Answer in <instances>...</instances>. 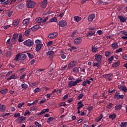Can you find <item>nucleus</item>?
<instances>
[{"label": "nucleus", "instance_id": "64", "mask_svg": "<svg viewBox=\"0 0 127 127\" xmlns=\"http://www.w3.org/2000/svg\"><path fill=\"white\" fill-rule=\"evenodd\" d=\"M120 32L122 33L124 35H125V36H127V32L125 31H120Z\"/></svg>", "mask_w": 127, "mask_h": 127}, {"label": "nucleus", "instance_id": "56", "mask_svg": "<svg viewBox=\"0 0 127 127\" xmlns=\"http://www.w3.org/2000/svg\"><path fill=\"white\" fill-rule=\"evenodd\" d=\"M27 115H30V112H29V111H28V110H26V111L24 114V117H26V116H27Z\"/></svg>", "mask_w": 127, "mask_h": 127}, {"label": "nucleus", "instance_id": "7", "mask_svg": "<svg viewBox=\"0 0 127 127\" xmlns=\"http://www.w3.org/2000/svg\"><path fill=\"white\" fill-rule=\"evenodd\" d=\"M67 22L65 20H61L59 22V25L61 27H65L67 26Z\"/></svg>", "mask_w": 127, "mask_h": 127}, {"label": "nucleus", "instance_id": "20", "mask_svg": "<svg viewBox=\"0 0 127 127\" xmlns=\"http://www.w3.org/2000/svg\"><path fill=\"white\" fill-rule=\"evenodd\" d=\"M96 17V15L94 14H91L88 16V21H92L94 18Z\"/></svg>", "mask_w": 127, "mask_h": 127}, {"label": "nucleus", "instance_id": "50", "mask_svg": "<svg viewBox=\"0 0 127 127\" xmlns=\"http://www.w3.org/2000/svg\"><path fill=\"white\" fill-rule=\"evenodd\" d=\"M35 125L36 126H34V127H42L41 125L37 122H35Z\"/></svg>", "mask_w": 127, "mask_h": 127}, {"label": "nucleus", "instance_id": "13", "mask_svg": "<svg viewBox=\"0 0 127 127\" xmlns=\"http://www.w3.org/2000/svg\"><path fill=\"white\" fill-rule=\"evenodd\" d=\"M43 46V44H38L36 45V52H38L39 51H40V50L41 48H42V47Z\"/></svg>", "mask_w": 127, "mask_h": 127}, {"label": "nucleus", "instance_id": "6", "mask_svg": "<svg viewBox=\"0 0 127 127\" xmlns=\"http://www.w3.org/2000/svg\"><path fill=\"white\" fill-rule=\"evenodd\" d=\"M58 35V34L57 33L54 32L53 33H50L48 35V37L49 38V39H54V38H55Z\"/></svg>", "mask_w": 127, "mask_h": 127}, {"label": "nucleus", "instance_id": "30", "mask_svg": "<svg viewBox=\"0 0 127 127\" xmlns=\"http://www.w3.org/2000/svg\"><path fill=\"white\" fill-rule=\"evenodd\" d=\"M42 18L41 17H38L36 18L35 20L38 23H42Z\"/></svg>", "mask_w": 127, "mask_h": 127}, {"label": "nucleus", "instance_id": "24", "mask_svg": "<svg viewBox=\"0 0 127 127\" xmlns=\"http://www.w3.org/2000/svg\"><path fill=\"white\" fill-rule=\"evenodd\" d=\"M115 99H124V98H125V96L116 94L115 95Z\"/></svg>", "mask_w": 127, "mask_h": 127}, {"label": "nucleus", "instance_id": "3", "mask_svg": "<svg viewBox=\"0 0 127 127\" xmlns=\"http://www.w3.org/2000/svg\"><path fill=\"white\" fill-rule=\"evenodd\" d=\"M23 44L28 47H31L34 44V42L33 40L28 39L23 42Z\"/></svg>", "mask_w": 127, "mask_h": 127}, {"label": "nucleus", "instance_id": "54", "mask_svg": "<svg viewBox=\"0 0 127 127\" xmlns=\"http://www.w3.org/2000/svg\"><path fill=\"white\" fill-rule=\"evenodd\" d=\"M83 97H84V95H83V94H79L77 97V100H81L83 98Z\"/></svg>", "mask_w": 127, "mask_h": 127}, {"label": "nucleus", "instance_id": "16", "mask_svg": "<svg viewBox=\"0 0 127 127\" xmlns=\"http://www.w3.org/2000/svg\"><path fill=\"white\" fill-rule=\"evenodd\" d=\"M118 18L120 19V22H126L127 21V18L125 16L120 15L118 16Z\"/></svg>", "mask_w": 127, "mask_h": 127}, {"label": "nucleus", "instance_id": "47", "mask_svg": "<svg viewBox=\"0 0 127 127\" xmlns=\"http://www.w3.org/2000/svg\"><path fill=\"white\" fill-rule=\"evenodd\" d=\"M19 57H20V54H18L17 55H16L14 60L15 61H18V60L19 59Z\"/></svg>", "mask_w": 127, "mask_h": 127}, {"label": "nucleus", "instance_id": "31", "mask_svg": "<svg viewBox=\"0 0 127 127\" xmlns=\"http://www.w3.org/2000/svg\"><path fill=\"white\" fill-rule=\"evenodd\" d=\"M103 116L102 114L100 115V116H98L97 118H96L95 122H96L97 123L100 122V121H101V120L103 119Z\"/></svg>", "mask_w": 127, "mask_h": 127}, {"label": "nucleus", "instance_id": "27", "mask_svg": "<svg viewBox=\"0 0 127 127\" xmlns=\"http://www.w3.org/2000/svg\"><path fill=\"white\" fill-rule=\"evenodd\" d=\"M95 34V31H90L88 32V33L87 34L86 37H89V36H93Z\"/></svg>", "mask_w": 127, "mask_h": 127}, {"label": "nucleus", "instance_id": "4", "mask_svg": "<svg viewBox=\"0 0 127 127\" xmlns=\"http://www.w3.org/2000/svg\"><path fill=\"white\" fill-rule=\"evenodd\" d=\"M36 3L35 2L31 0H28L27 3V6L28 8H33L35 6Z\"/></svg>", "mask_w": 127, "mask_h": 127}, {"label": "nucleus", "instance_id": "46", "mask_svg": "<svg viewBox=\"0 0 127 127\" xmlns=\"http://www.w3.org/2000/svg\"><path fill=\"white\" fill-rule=\"evenodd\" d=\"M112 108H113V104H112V103H110L107 106V110H111V109H112Z\"/></svg>", "mask_w": 127, "mask_h": 127}, {"label": "nucleus", "instance_id": "35", "mask_svg": "<svg viewBox=\"0 0 127 127\" xmlns=\"http://www.w3.org/2000/svg\"><path fill=\"white\" fill-rule=\"evenodd\" d=\"M30 31H31V30L30 29V28L25 31L24 33L25 36H28V35L30 34Z\"/></svg>", "mask_w": 127, "mask_h": 127}, {"label": "nucleus", "instance_id": "40", "mask_svg": "<svg viewBox=\"0 0 127 127\" xmlns=\"http://www.w3.org/2000/svg\"><path fill=\"white\" fill-rule=\"evenodd\" d=\"M116 114H113L109 116V118L112 119V120H115L116 119Z\"/></svg>", "mask_w": 127, "mask_h": 127}, {"label": "nucleus", "instance_id": "61", "mask_svg": "<svg viewBox=\"0 0 127 127\" xmlns=\"http://www.w3.org/2000/svg\"><path fill=\"white\" fill-rule=\"evenodd\" d=\"M58 16L59 17H63V16H64V12L62 11L60 14H58Z\"/></svg>", "mask_w": 127, "mask_h": 127}, {"label": "nucleus", "instance_id": "53", "mask_svg": "<svg viewBox=\"0 0 127 127\" xmlns=\"http://www.w3.org/2000/svg\"><path fill=\"white\" fill-rule=\"evenodd\" d=\"M121 91H123V92H125V93H127V87L123 86L122 89H121Z\"/></svg>", "mask_w": 127, "mask_h": 127}, {"label": "nucleus", "instance_id": "60", "mask_svg": "<svg viewBox=\"0 0 127 127\" xmlns=\"http://www.w3.org/2000/svg\"><path fill=\"white\" fill-rule=\"evenodd\" d=\"M29 58H30L31 59H32V58H33V55L29 53H27Z\"/></svg>", "mask_w": 127, "mask_h": 127}, {"label": "nucleus", "instance_id": "57", "mask_svg": "<svg viewBox=\"0 0 127 127\" xmlns=\"http://www.w3.org/2000/svg\"><path fill=\"white\" fill-rule=\"evenodd\" d=\"M53 44V41H49L47 43V46H48V47H49V46H51V45Z\"/></svg>", "mask_w": 127, "mask_h": 127}, {"label": "nucleus", "instance_id": "25", "mask_svg": "<svg viewBox=\"0 0 127 127\" xmlns=\"http://www.w3.org/2000/svg\"><path fill=\"white\" fill-rule=\"evenodd\" d=\"M111 46L113 49H117L118 47H119V45H118V43L114 42L112 45Z\"/></svg>", "mask_w": 127, "mask_h": 127}, {"label": "nucleus", "instance_id": "63", "mask_svg": "<svg viewBox=\"0 0 127 127\" xmlns=\"http://www.w3.org/2000/svg\"><path fill=\"white\" fill-rule=\"evenodd\" d=\"M25 71V68H22L20 69H19V72L21 73H23Z\"/></svg>", "mask_w": 127, "mask_h": 127}, {"label": "nucleus", "instance_id": "26", "mask_svg": "<svg viewBox=\"0 0 127 127\" xmlns=\"http://www.w3.org/2000/svg\"><path fill=\"white\" fill-rule=\"evenodd\" d=\"M86 83L87 84H88V85H89V84H91V83L92 82H94V78H92V77H90V78L89 79H86Z\"/></svg>", "mask_w": 127, "mask_h": 127}, {"label": "nucleus", "instance_id": "51", "mask_svg": "<svg viewBox=\"0 0 127 127\" xmlns=\"http://www.w3.org/2000/svg\"><path fill=\"white\" fill-rule=\"evenodd\" d=\"M109 55H111V52H110L109 51L105 52V56L106 57H109Z\"/></svg>", "mask_w": 127, "mask_h": 127}, {"label": "nucleus", "instance_id": "59", "mask_svg": "<svg viewBox=\"0 0 127 127\" xmlns=\"http://www.w3.org/2000/svg\"><path fill=\"white\" fill-rule=\"evenodd\" d=\"M35 42L36 44H41L42 41L40 40L37 39L35 40Z\"/></svg>", "mask_w": 127, "mask_h": 127}, {"label": "nucleus", "instance_id": "14", "mask_svg": "<svg viewBox=\"0 0 127 127\" xmlns=\"http://www.w3.org/2000/svg\"><path fill=\"white\" fill-rule=\"evenodd\" d=\"M48 112H49V109L47 108L46 109H43L41 111L40 113H37V116H42L43 114H45V113H48Z\"/></svg>", "mask_w": 127, "mask_h": 127}, {"label": "nucleus", "instance_id": "15", "mask_svg": "<svg viewBox=\"0 0 127 127\" xmlns=\"http://www.w3.org/2000/svg\"><path fill=\"white\" fill-rule=\"evenodd\" d=\"M30 21V18H27L26 19H24L23 20L22 23H23V25H25L26 26V25L29 24Z\"/></svg>", "mask_w": 127, "mask_h": 127}, {"label": "nucleus", "instance_id": "49", "mask_svg": "<svg viewBox=\"0 0 127 127\" xmlns=\"http://www.w3.org/2000/svg\"><path fill=\"white\" fill-rule=\"evenodd\" d=\"M25 76H26V74L25 73H24L22 75L20 76L19 80L21 81V80H23L24 78H25Z\"/></svg>", "mask_w": 127, "mask_h": 127}, {"label": "nucleus", "instance_id": "12", "mask_svg": "<svg viewBox=\"0 0 127 127\" xmlns=\"http://www.w3.org/2000/svg\"><path fill=\"white\" fill-rule=\"evenodd\" d=\"M17 75L15 73H12L11 76H10L9 77L7 78V81H10V80H12L13 79L14 80H15V79H17Z\"/></svg>", "mask_w": 127, "mask_h": 127}, {"label": "nucleus", "instance_id": "11", "mask_svg": "<svg viewBox=\"0 0 127 127\" xmlns=\"http://www.w3.org/2000/svg\"><path fill=\"white\" fill-rule=\"evenodd\" d=\"M98 49L99 47H98L97 45H94L93 46L91 47V51L92 53H96V52H98Z\"/></svg>", "mask_w": 127, "mask_h": 127}, {"label": "nucleus", "instance_id": "10", "mask_svg": "<svg viewBox=\"0 0 127 127\" xmlns=\"http://www.w3.org/2000/svg\"><path fill=\"white\" fill-rule=\"evenodd\" d=\"M75 66H76V61H72L68 64V69H72Z\"/></svg>", "mask_w": 127, "mask_h": 127}, {"label": "nucleus", "instance_id": "33", "mask_svg": "<svg viewBox=\"0 0 127 127\" xmlns=\"http://www.w3.org/2000/svg\"><path fill=\"white\" fill-rule=\"evenodd\" d=\"M73 19L74 21H76V22H79V21H80V20H81L82 18L79 16H74L73 17Z\"/></svg>", "mask_w": 127, "mask_h": 127}, {"label": "nucleus", "instance_id": "39", "mask_svg": "<svg viewBox=\"0 0 127 127\" xmlns=\"http://www.w3.org/2000/svg\"><path fill=\"white\" fill-rule=\"evenodd\" d=\"M21 86L22 89H27V88H28V85L26 84V83L21 84Z\"/></svg>", "mask_w": 127, "mask_h": 127}, {"label": "nucleus", "instance_id": "23", "mask_svg": "<svg viewBox=\"0 0 127 127\" xmlns=\"http://www.w3.org/2000/svg\"><path fill=\"white\" fill-rule=\"evenodd\" d=\"M78 107H77V110H80V109L83 108L84 107V104L82 103V101H79L77 103Z\"/></svg>", "mask_w": 127, "mask_h": 127}, {"label": "nucleus", "instance_id": "5", "mask_svg": "<svg viewBox=\"0 0 127 127\" xmlns=\"http://www.w3.org/2000/svg\"><path fill=\"white\" fill-rule=\"evenodd\" d=\"M48 4V0H43L40 4V7L41 8H45Z\"/></svg>", "mask_w": 127, "mask_h": 127}, {"label": "nucleus", "instance_id": "17", "mask_svg": "<svg viewBox=\"0 0 127 127\" xmlns=\"http://www.w3.org/2000/svg\"><path fill=\"white\" fill-rule=\"evenodd\" d=\"M24 7V4L23 3H20L18 5L16 6L17 10H19V9H22Z\"/></svg>", "mask_w": 127, "mask_h": 127}, {"label": "nucleus", "instance_id": "29", "mask_svg": "<svg viewBox=\"0 0 127 127\" xmlns=\"http://www.w3.org/2000/svg\"><path fill=\"white\" fill-rule=\"evenodd\" d=\"M120 64L121 63H120V62H117L113 64L112 66L113 67V68H117V67H119V66H120Z\"/></svg>", "mask_w": 127, "mask_h": 127}, {"label": "nucleus", "instance_id": "21", "mask_svg": "<svg viewBox=\"0 0 127 127\" xmlns=\"http://www.w3.org/2000/svg\"><path fill=\"white\" fill-rule=\"evenodd\" d=\"M17 37H18V35L17 33H15L13 35L12 38L11 40L12 42H14L16 39H17Z\"/></svg>", "mask_w": 127, "mask_h": 127}, {"label": "nucleus", "instance_id": "28", "mask_svg": "<svg viewBox=\"0 0 127 127\" xmlns=\"http://www.w3.org/2000/svg\"><path fill=\"white\" fill-rule=\"evenodd\" d=\"M5 111V106L4 105L0 104V112H4Z\"/></svg>", "mask_w": 127, "mask_h": 127}, {"label": "nucleus", "instance_id": "45", "mask_svg": "<svg viewBox=\"0 0 127 127\" xmlns=\"http://www.w3.org/2000/svg\"><path fill=\"white\" fill-rule=\"evenodd\" d=\"M73 71L74 73H77L79 72V68H78V67H75L73 68Z\"/></svg>", "mask_w": 127, "mask_h": 127}, {"label": "nucleus", "instance_id": "37", "mask_svg": "<svg viewBox=\"0 0 127 127\" xmlns=\"http://www.w3.org/2000/svg\"><path fill=\"white\" fill-rule=\"evenodd\" d=\"M47 55H49V56H51L52 57L54 56V52L53 51H50L47 52Z\"/></svg>", "mask_w": 127, "mask_h": 127}, {"label": "nucleus", "instance_id": "42", "mask_svg": "<svg viewBox=\"0 0 127 127\" xmlns=\"http://www.w3.org/2000/svg\"><path fill=\"white\" fill-rule=\"evenodd\" d=\"M7 89H4L3 90H2L0 91V93L1 94H2V95H4V94H5V93H7Z\"/></svg>", "mask_w": 127, "mask_h": 127}, {"label": "nucleus", "instance_id": "58", "mask_svg": "<svg viewBox=\"0 0 127 127\" xmlns=\"http://www.w3.org/2000/svg\"><path fill=\"white\" fill-rule=\"evenodd\" d=\"M60 56H61L62 59H65V58H66V55L64 54H60Z\"/></svg>", "mask_w": 127, "mask_h": 127}, {"label": "nucleus", "instance_id": "8", "mask_svg": "<svg viewBox=\"0 0 127 127\" xmlns=\"http://www.w3.org/2000/svg\"><path fill=\"white\" fill-rule=\"evenodd\" d=\"M113 75V73H109L103 75V78H105V79H107L109 81H112V78L111 77H112Z\"/></svg>", "mask_w": 127, "mask_h": 127}, {"label": "nucleus", "instance_id": "38", "mask_svg": "<svg viewBox=\"0 0 127 127\" xmlns=\"http://www.w3.org/2000/svg\"><path fill=\"white\" fill-rule=\"evenodd\" d=\"M100 63H95L93 64V67H96L97 69H99V68H100Z\"/></svg>", "mask_w": 127, "mask_h": 127}, {"label": "nucleus", "instance_id": "62", "mask_svg": "<svg viewBox=\"0 0 127 127\" xmlns=\"http://www.w3.org/2000/svg\"><path fill=\"white\" fill-rule=\"evenodd\" d=\"M38 84H39V81L31 83L32 86H36V85H38Z\"/></svg>", "mask_w": 127, "mask_h": 127}, {"label": "nucleus", "instance_id": "1", "mask_svg": "<svg viewBox=\"0 0 127 127\" xmlns=\"http://www.w3.org/2000/svg\"><path fill=\"white\" fill-rule=\"evenodd\" d=\"M82 80L81 79L77 78L75 81H70L68 83L67 86L69 88H72V87H75L77 86L79 83H81Z\"/></svg>", "mask_w": 127, "mask_h": 127}, {"label": "nucleus", "instance_id": "43", "mask_svg": "<svg viewBox=\"0 0 127 127\" xmlns=\"http://www.w3.org/2000/svg\"><path fill=\"white\" fill-rule=\"evenodd\" d=\"M57 22V18L53 17L50 20V22Z\"/></svg>", "mask_w": 127, "mask_h": 127}, {"label": "nucleus", "instance_id": "34", "mask_svg": "<svg viewBox=\"0 0 127 127\" xmlns=\"http://www.w3.org/2000/svg\"><path fill=\"white\" fill-rule=\"evenodd\" d=\"M53 120H54L53 117H50L48 119L47 122L48 124L50 125V124H51L52 122H53Z\"/></svg>", "mask_w": 127, "mask_h": 127}, {"label": "nucleus", "instance_id": "18", "mask_svg": "<svg viewBox=\"0 0 127 127\" xmlns=\"http://www.w3.org/2000/svg\"><path fill=\"white\" fill-rule=\"evenodd\" d=\"M40 26L39 25H34L33 27L30 28V30L31 31H36L38 29H39Z\"/></svg>", "mask_w": 127, "mask_h": 127}, {"label": "nucleus", "instance_id": "52", "mask_svg": "<svg viewBox=\"0 0 127 127\" xmlns=\"http://www.w3.org/2000/svg\"><path fill=\"white\" fill-rule=\"evenodd\" d=\"M11 74H12V71L10 70L9 71H8L7 74H6L5 76L6 77H9V76H10V75H11Z\"/></svg>", "mask_w": 127, "mask_h": 127}, {"label": "nucleus", "instance_id": "19", "mask_svg": "<svg viewBox=\"0 0 127 127\" xmlns=\"http://www.w3.org/2000/svg\"><path fill=\"white\" fill-rule=\"evenodd\" d=\"M25 120V117L22 116L21 117L18 118L17 119V123H19V124H22V123Z\"/></svg>", "mask_w": 127, "mask_h": 127}, {"label": "nucleus", "instance_id": "55", "mask_svg": "<svg viewBox=\"0 0 127 127\" xmlns=\"http://www.w3.org/2000/svg\"><path fill=\"white\" fill-rule=\"evenodd\" d=\"M20 57H21L22 60H24L26 58V55H25V54H22L21 55Z\"/></svg>", "mask_w": 127, "mask_h": 127}, {"label": "nucleus", "instance_id": "36", "mask_svg": "<svg viewBox=\"0 0 127 127\" xmlns=\"http://www.w3.org/2000/svg\"><path fill=\"white\" fill-rule=\"evenodd\" d=\"M115 109L116 111H118L119 110H121L122 109V105L119 104L117 105L115 107Z\"/></svg>", "mask_w": 127, "mask_h": 127}, {"label": "nucleus", "instance_id": "48", "mask_svg": "<svg viewBox=\"0 0 127 127\" xmlns=\"http://www.w3.org/2000/svg\"><path fill=\"white\" fill-rule=\"evenodd\" d=\"M42 89L41 88H35L34 90V93H38V92L41 91Z\"/></svg>", "mask_w": 127, "mask_h": 127}, {"label": "nucleus", "instance_id": "2", "mask_svg": "<svg viewBox=\"0 0 127 127\" xmlns=\"http://www.w3.org/2000/svg\"><path fill=\"white\" fill-rule=\"evenodd\" d=\"M101 54H104L102 52H100L99 53H97L94 55V59L97 63H102V58L103 56Z\"/></svg>", "mask_w": 127, "mask_h": 127}, {"label": "nucleus", "instance_id": "44", "mask_svg": "<svg viewBox=\"0 0 127 127\" xmlns=\"http://www.w3.org/2000/svg\"><path fill=\"white\" fill-rule=\"evenodd\" d=\"M5 55L6 57H9L11 55V52L10 51H7L5 52Z\"/></svg>", "mask_w": 127, "mask_h": 127}, {"label": "nucleus", "instance_id": "9", "mask_svg": "<svg viewBox=\"0 0 127 127\" xmlns=\"http://www.w3.org/2000/svg\"><path fill=\"white\" fill-rule=\"evenodd\" d=\"M74 43L76 44V45H79V44H81L82 43V39L81 38H77L74 40Z\"/></svg>", "mask_w": 127, "mask_h": 127}, {"label": "nucleus", "instance_id": "32", "mask_svg": "<svg viewBox=\"0 0 127 127\" xmlns=\"http://www.w3.org/2000/svg\"><path fill=\"white\" fill-rule=\"evenodd\" d=\"M113 60H114V56H112L108 59V64H112V63H113Z\"/></svg>", "mask_w": 127, "mask_h": 127}, {"label": "nucleus", "instance_id": "22", "mask_svg": "<svg viewBox=\"0 0 127 127\" xmlns=\"http://www.w3.org/2000/svg\"><path fill=\"white\" fill-rule=\"evenodd\" d=\"M19 19H17L13 22V25L15 27L19 25Z\"/></svg>", "mask_w": 127, "mask_h": 127}, {"label": "nucleus", "instance_id": "41", "mask_svg": "<svg viewBox=\"0 0 127 127\" xmlns=\"http://www.w3.org/2000/svg\"><path fill=\"white\" fill-rule=\"evenodd\" d=\"M127 127V122H122L120 125V127Z\"/></svg>", "mask_w": 127, "mask_h": 127}]
</instances>
